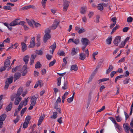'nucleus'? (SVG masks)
I'll return each instance as SVG.
<instances>
[{
  "label": "nucleus",
  "mask_w": 133,
  "mask_h": 133,
  "mask_svg": "<svg viewBox=\"0 0 133 133\" xmlns=\"http://www.w3.org/2000/svg\"><path fill=\"white\" fill-rule=\"evenodd\" d=\"M45 34L43 37V42L44 43H46L51 37L50 34V30L49 28H47L45 30Z\"/></svg>",
  "instance_id": "f257e3e1"
},
{
  "label": "nucleus",
  "mask_w": 133,
  "mask_h": 133,
  "mask_svg": "<svg viewBox=\"0 0 133 133\" xmlns=\"http://www.w3.org/2000/svg\"><path fill=\"white\" fill-rule=\"evenodd\" d=\"M116 72L115 71H112L110 74V76L111 77H112L114 76L115 74H116Z\"/></svg>",
  "instance_id": "338daca9"
},
{
  "label": "nucleus",
  "mask_w": 133,
  "mask_h": 133,
  "mask_svg": "<svg viewBox=\"0 0 133 133\" xmlns=\"http://www.w3.org/2000/svg\"><path fill=\"white\" fill-rule=\"evenodd\" d=\"M109 119L112 121V122L114 124L116 123V122L115 119L112 117H110Z\"/></svg>",
  "instance_id": "13d9d810"
},
{
  "label": "nucleus",
  "mask_w": 133,
  "mask_h": 133,
  "mask_svg": "<svg viewBox=\"0 0 133 133\" xmlns=\"http://www.w3.org/2000/svg\"><path fill=\"white\" fill-rule=\"evenodd\" d=\"M117 121L118 122H119L121 121L122 120V118L119 115L115 117Z\"/></svg>",
  "instance_id": "58836bf2"
},
{
  "label": "nucleus",
  "mask_w": 133,
  "mask_h": 133,
  "mask_svg": "<svg viewBox=\"0 0 133 133\" xmlns=\"http://www.w3.org/2000/svg\"><path fill=\"white\" fill-rule=\"evenodd\" d=\"M20 19L19 18L16 19L14 21H12L10 23V25L13 26L18 25V22L17 21Z\"/></svg>",
  "instance_id": "f8f14e48"
},
{
  "label": "nucleus",
  "mask_w": 133,
  "mask_h": 133,
  "mask_svg": "<svg viewBox=\"0 0 133 133\" xmlns=\"http://www.w3.org/2000/svg\"><path fill=\"white\" fill-rule=\"evenodd\" d=\"M12 103L11 102L9 104L6 108L5 110L7 111H10L12 107Z\"/></svg>",
  "instance_id": "412c9836"
},
{
  "label": "nucleus",
  "mask_w": 133,
  "mask_h": 133,
  "mask_svg": "<svg viewBox=\"0 0 133 133\" xmlns=\"http://www.w3.org/2000/svg\"><path fill=\"white\" fill-rule=\"evenodd\" d=\"M62 77H60L57 79V85L58 86L60 85L61 84V81Z\"/></svg>",
  "instance_id": "09e8293b"
},
{
  "label": "nucleus",
  "mask_w": 133,
  "mask_h": 133,
  "mask_svg": "<svg viewBox=\"0 0 133 133\" xmlns=\"http://www.w3.org/2000/svg\"><path fill=\"white\" fill-rule=\"evenodd\" d=\"M23 105L22 104V103H21L18 107L17 109L19 111L21 109H22L23 107Z\"/></svg>",
  "instance_id": "864d4df0"
},
{
  "label": "nucleus",
  "mask_w": 133,
  "mask_h": 133,
  "mask_svg": "<svg viewBox=\"0 0 133 133\" xmlns=\"http://www.w3.org/2000/svg\"><path fill=\"white\" fill-rule=\"evenodd\" d=\"M26 109L27 108L26 107H25L24 108L22 109L21 112V116H22L23 115L24 112L26 111Z\"/></svg>",
  "instance_id": "37998d69"
},
{
  "label": "nucleus",
  "mask_w": 133,
  "mask_h": 133,
  "mask_svg": "<svg viewBox=\"0 0 133 133\" xmlns=\"http://www.w3.org/2000/svg\"><path fill=\"white\" fill-rule=\"evenodd\" d=\"M97 8L98 9L100 10H102L103 9V6L101 4H99L97 6Z\"/></svg>",
  "instance_id": "a18cd8bd"
},
{
  "label": "nucleus",
  "mask_w": 133,
  "mask_h": 133,
  "mask_svg": "<svg viewBox=\"0 0 133 133\" xmlns=\"http://www.w3.org/2000/svg\"><path fill=\"white\" fill-rule=\"evenodd\" d=\"M112 40V37L111 36L109 37L106 39V42L108 44H110L111 43V42Z\"/></svg>",
  "instance_id": "cd10ccee"
},
{
  "label": "nucleus",
  "mask_w": 133,
  "mask_h": 133,
  "mask_svg": "<svg viewBox=\"0 0 133 133\" xmlns=\"http://www.w3.org/2000/svg\"><path fill=\"white\" fill-rule=\"evenodd\" d=\"M20 68V66H17L15 68H13L12 69V72L13 73L14 72L17 71L19 70Z\"/></svg>",
  "instance_id": "7c9ffc66"
},
{
  "label": "nucleus",
  "mask_w": 133,
  "mask_h": 133,
  "mask_svg": "<svg viewBox=\"0 0 133 133\" xmlns=\"http://www.w3.org/2000/svg\"><path fill=\"white\" fill-rule=\"evenodd\" d=\"M73 99L74 98L72 97L69 98L67 99V101L69 103H71Z\"/></svg>",
  "instance_id": "6e6d98bb"
},
{
  "label": "nucleus",
  "mask_w": 133,
  "mask_h": 133,
  "mask_svg": "<svg viewBox=\"0 0 133 133\" xmlns=\"http://www.w3.org/2000/svg\"><path fill=\"white\" fill-rule=\"evenodd\" d=\"M34 24L36 28H39L41 26V25L39 23L35 22L34 21H33Z\"/></svg>",
  "instance_id": "4c0bfd02"
},
{
  "label": "nucleus",
  "mask_w": 133,
  "mask_h": 133,
  "mask_svg": "<svg viewBox=\"0 0 133 133\" xmlns=\"http://www.w3.org/2000/svg\"><path fill=\"white\" fill-rule=\"evenodd\" d=\"M36 57V55H34V54H32L31 55V57L30 58V59L34 60L35 58Z\"/></svg>",
  "instance_id": "052dcab7"
},
{
  "label": "nucleus",
  "mask_w": 133,
  "mask_h": 133,
  "mask_svg": "<svg viewBox=\"0 0 133 133\" xmlns=\"http://www.w3.org/2000/svg\"><path fill=\"white\" fill-rule=\"evenodd\" d=\"M35 38L33 37L31 39V41L30 42V44L29 46V48H32L34 47L35 45Z\"/></svg>",
  "instance_id": "ddd939ff"
},
{
  "label": "nucleus",
  "mask_w": 133,
  "mask_h": 133,
  "mask_svg": "<svg viewBox=\"0 0 133 133\" xmlns=\"http://www.w3.org/2000/svg\"><path fill=\"white\" fill-rule=\"evenodd\" d=\"M99 16H96V19L95 20V22L96 23H98L99 22Z\"/></svg>",
  "instance_id": "69168bd1"
},
{
  "label": "nucleus",
  "mask_w": 133,
  "mask_h": 133,
  "mask_svg": "<svg viewBox=\"0 0 133 133\" xmlns=\"http://www.w3.org/2000/svg\"><path fill=\"white\" fill-rule=\"evenodd\" d=\"M35 6L33 5H29L28 6H25L22 8L23 10H25L28 9H29L30 8L32 9H35Z\"/></svg>",
  "instance_id": "1a4fd4ad"
},
{
  "label": "nucleus",
  "mask_w": 133,
  "mask_h": 133,
  "mask_svg": "<svg viewBox=\"0 0 133 133\" xmlns=\"http://www.w3.org/2000/svg\"><path fill=\"white\" fill-rule=\"evenodd\" d=\"M6 115L4 114L0 116V121H4L5 120L6 117Z\"/></svg>",
  "instance_id": "c85d7f7f"
},
{
  "label": "nucleus",
  "mask_w": 133,
  "mask_h": 133,
  "mask_svg": "<svg viewBox=\"0 0 133 133\" xmlns=\"http://www.w3.org/2000/svg\"><path fill=\"white\" fill-rule=\"evenodd\" d=\"M47 0H42V4L44 8H45V3Z\"/></svg>",
  "instance_id": "c03bdc74"
},
{
  "label": "nucleus",
  "mask_w": 133,
  "mask_h": 133,
  "mask_svg": "<svg viewBox=\"0 0 133 133\" xmlns=\"http://www.w3.org/2000/svg\"><path fill=\"white\" fill-rule=\"evenodd\" d=\"M130 80V79H127L123 81V83L124 84H127L129 82V81Z\"/></svg>",
  "instance_id": "680f3d73"
},
{
  "label": "nucleus",
  "mask_w": 133,
  "mask_h": 133,
  "mask_svg": "<svg viewBox=\"0 0 133 133\" xmlns=\"http://www.w3.org/2000/svg\"><path fill=\"white\" fill-rule=\"evenodd\" d=\"M123 128L125 132L129 133L130 129V127L128 123H124L123 124Z\"/></svg>",
  "instance_id": "0eeeda50"
},
{
  "label": "nucleus",
  "mask_w": 133,
  "mask_h": 133,
  "mask_svg": "<svg viewBox=\"0 0 133 133\" xmlns=\"http://www.w3.org/2000/svg\"><path fill=\"white\" fill-rule=\"evenodd\" d=\"M31 119V117L30 116H28L26 117L25 120V122L29 123Z\"/></svg>",
  "instance_id": "a19ab883"
},
{
  "label": "nucleus",
  "mask_w": 133,
  "mask_h": 133,
  "mask_svg": "<svg viewBox=\"0 0 133 133\" xmlns=\"http://www.w3.org/2000/svg\"><path fill=\"white\" fill-rule=\"evenodd\" d=\"M114 66L112 65H109L108 69H107L106 71V74H109L113 69Z\"/></svg>",
  "instance_id": "aec40b11"
},
{
  "label": "nucleus",
  "mask_w": 133,
  "mask_h": 133,
  "mask_svg": "<svg viewBox=\"0 0 133 133\" xmlns=\"http://www.w3.org/2000/svg\"><path fill=\"white\" fill-rule=\"evenodd\" d=\"M57 116V113L56 112H54L53 113V115L51 117V118L54 119H56Z\"/></svg>",
  "instance_id": "473e14b6"
},
{
  "label": "nucleus",
  "mask_w": 133,
  "mask_h": 133,
  "mask_svg": "<svg viewBox=\"0 0 133 133\" xmlns=\"http://www.w3.org/2000/svg\"><path fill=\"white\" fill-rule=\"evenodd\" d=\"M121 40V37L119 36L116 37L114 41V44L116 45H117L119 43Z\"/></svg>",
  "instance_id": "6e6552de"
},
{
  "label": "nucleus",
  "mask_w": 133,
  "mask_h": 133,
  "mask_svg": "<svg viewBox=\"0 0 133 133\" xmlns=\"http://www.w3.org/2000/svg\"><path fill=\"white\" fill-rule=\"evenodd\" d=\"M78 69V68L77 65H72L71 68L70 70H74L76 71Z\"/></svg>",
  "instance_id": "393cba45"
},
{
  "label": "nucleus",
  "mask_w": 133,
  "mask_h": 133,
  "mask_svg": "<svg viewBox=\"0 0 133 133\" xmlns=\"http://www.w3.org/2000/svg\"><path fill=\"white\" fill-rule=\"evenodd\" d=\"M94 14V13L92 12H90L88 14V16L89 18H91L93 16Z\"/></svg>",
  "instance_id": "0e129e2a"
},
{
  "label": "nucleus",
  "mask_w": 133,
  "mask_h": 133,
  "mask_svg": "<svg viewBox=\"0 0 133 133\" xmlns=\"http://www.w3.org/2000/svg\"><path fill=\"white\" fill-rule=\"evenodd\" d=\"M41 66V65L39 62H37L35 65V67L36 68H40Z\"/></svg>",
  "instance_id": "c9c22d12"
},
{
  "label": "nucleus",
  "mask_w": 133,
  "mask_h": 133,
  "mask_svg": "<svg viewBox=\"0 0 133 133\" xmlns=\"http://www.w3.org/2000/svg\"><path fill=\"white\" fill-rule=\"evenodd\" d=\"M68 83L66 81L64 82V85L62 87L63 89L65 90L68 89Z\"/></svg>",
  "instance_id": "c756f323"
},
{
  "label": "nucleus",
  "mask_w": 133,
  "mask_h": 133,
  "mask_svg": "<svg viewBox=\"0 0 133 133\" xmlns=\"http://www.w3.org/2000/svg\"><path fill=\"white\" fill-rule=\"evenodd\" d=\"M29 57L28 55H27L24 57L23 58V60L24 62H25L26 64H27L28 63V61H29Z\"/></svg>",
  "instance_id": "72a5a7b5"
},
{
  "label": "nucleus",
  "mask_w": 133,
  "mask_h": 133,
  "mask_svg": "<svg viewBox=\"0 0 133 133\" xmlns=\"http://www.w3.org/2000/svg\"><path fill=\"white\" fill-rule=\"evenodd\" d=\"M56 61L55 59H54L51 62L49 63V67L53 66L56 63Z\"/></svg>",
  "instance_id": "49530a36"
},
{
  "label": "nucleus",
  "mask_w": 133,
  "mask_h": 133,
  "mask_svg": "<svg viewBox=\"0 0 133 133\" xmlns=\"http://www.w3.org/2000/svg\"><path fill=\"white\" fill-rule=\"evenodd\" d=\"M16 98V94H12L11 96L10 99L11 101H13L14 100L15 98Z\"/></svg>",
  "instance_id": "79ce46f5"
},
{
  "label": "nucleus",
  "mask_w": 133,
  "mask_h": 133,
  "mask_svg": "<svg viewBox=\"0 0 133 133\" xmlns=\"http://www.w3.org/2000/svg\"><path fill=\"white\" fill-rule=\"evenodd\" d=\"M119 27V26L116 24V26L112 29V32L111 33V34H113L114 32H115L116 30L118 29Z\"/></svg>",
  "instance_id": "f704fd0d"
},
{
  "label": "nucleus",
  "mask_w": 133,
  "mask_h": 133,
  "mask_svg": "<svg viewBox=\"0 0 133 133\" xmlns=\"http://www.w3.org/2000/svg\"><path fill=\"white\" fill-rule=\"evenodd\" d=\"M28 98L29 97H28L27 98H25L22 101L21 103H22V104L25 106H26L27 104V103L28 102L29 100H28Z\"/></svg>",
  "instance_id": "5701e85b"
},
{
  "label": "nucleus",
  "mask_w": 133,
  "mask_h": 133,
  "mask_svg": "<svg viewBox=\"0 0 133 133\" xmlns=\"http://www.w3.org/2000/svg\"><path fill=\"white\" fill-rule=\"evenodd\" d=\"M114 124L115 127L117 128L119 131H121L122 130L121 127L116 122Z\"/></svg>",
  "instance_id": "2f4dec72"
},
{
  "label": "nucleus",
  "mask_w": 133,
  "mask_h": 133,
  "mask_svg": "<svg viewBox=\"0 0 133 133\" xmlns=\"http://www.w3.org/2000/svg\"><path fill=\"white\" fill-rule=\"evenodd\" d=\"M87 8L85 7H82L80 10V13L82 14H84L85 13Z\"/></svg>",
  "instance_id": "b1692460"
},
{
  "label": "nucleus",
  "mask_w": 133,
  "mask_h": 133,
  "mask_svg": "<svg viewBox=\"0 0 133 133\" xmlns=\"http://www.w3.org/2000/svg\"><path fill=\"white\" fill-rule=\"evenodd\" d=\"M128 27H126L124 28L123 29V32H126L128 31Z\"/></svg>",
  "instance_id": "e2e57ef3"
},
{
  "label": "nucleus",
  "mask_w": 133,
  "mask_h": 133,
  "mask_svg": "<svg viewBox=\"0 0 133 133\" xmlns=\"http://www.w3.org/2000/svg\"><path fill=\"white\" fill-rule=\"evenodd\" d=\"M56 43L55 42H54L53 44L51 46H50L49 47L50 48H51L52 49V50L51 51V50H50V52L51 53L53 54L56 48Z\"/></svg>",
  "instance_id": "4468645a"
},
{
  "label": "nucleus",
  "mask_w": 133,
  "mask_h": 133,
  "mask_svg": "<svg viewBox=\"0 0 133 133\" xmlns=\"http://www.w3.org/2000/svg\"><path fill=\"white\" fill-rule=\"evenodd\" d=\"M21 76V74L19 73H16L14 75V80L15 81L16 80L18 79Z\"/></svg>",
  "instance_id": "a211bd4d"
},
{
  "label": "nucleus",
  "mask_w": 133,
  "mask_h": 133,
  "mask_svg": "<svg viewBox=\"0 0 133 133\" xmlns=\"http://www.w3.org/2000/svg\"><path fill=\"white\" fill-rule=\"evenodd\" d=\"M133 19L131 17H128L127 19V21L128 22H132Z\"/></svg>",
  "instance_id": "5fc2aeb1"
},
{
  "label": "nucleus",
  "mask_w": 133,
  "mask_h": 133,
  "mask_svg": "<svg viewBox=\"0 0 133 133\" xmlns=\"http://www.w3.org/2000/svg\"><path fill=\"white\" fill-rule=\"evenodd\" d=\"M37 98L34 96L32 97L30 100L31 104L32 105H35L36 104Z\"/></svg>",
  "instance_id": "9d476101"
},
{
  "label": "nucleus",
  "mask_w": 133,
  "mask_h": 133,
  "mask_svg": "<svg viewBox=\"0 0 133 133\" xmlns=\"http://www.w3.org/2000/svg\"><path fill=\"white\" fill-rule=\"evenodd\" d=\"M70 2L66 0H64L63 2V10L64 11H66L68 8Z\"/></svg>",
  "instance_id": "20e7f679"
},
{
  "label": "nucleus",
  "mask_w": 133,
  "mask_h": 133,
  "mask_svg": "<svg viewBox=\"0 0 133 133\" xmlns=\"http://www.w3.org/2000/svg\"><path fill=\"white\" fill-rule=\"evenodd\" d=\"M105 106H103L101 109H100L96 113H97L98 112H101V111H103V110H104V109H105Z\"/></svg>",
  "instance_id": "4d7b16f0"
},
{
  "label": "nucleus",
  "mask_w": 133,
  "mask_h": 133,
  "mask_svg": "<svg viewBox=\"0 0 133 133\" xmlns=\"http://www.w3.org/2000/svg\"><path fill=\"white\" fill-rule=\"evenodd\" d=\"M75 30L78 34H81L85 32L86 30L83 27H81L80 28L79 27L76 26L75 28Z\"/></svg>",
  "instance_id": "39448f33"
},
{
  "label": "nucleus",
  "mask_w": 133,
  "mask_h": 133,
  "mask_svg": "<svg viewBox=\"0 0 133 133\" xmlns=\"http://www.w3.org/2000/svg\"><path fill=\"white\" fill-rule=\"evenodd\" d=\"M78 51V49L77 48L75 49V48H73L72 49L71 54L72 56L74 55L77 54V51Z\"/></svg>",
  "instance_id": "a878e982"
},
{
  "label": "nucleus",
  "mask_w": 133,
  "mask_h": 133,
  "mask_svg": "<svg viewBox=\"0 0 133 133\" xmlns=\"http://www.w3.org/2000/svg\"><path fill=\"white\" fill-rule=\"evenodd\" d=\"M59 21L56 19H55L52 25L50 26V29L52 30H54L59 25Z\"/></svg>",
  "instance_id": "7ed1b4c3"
},
{
  "label": "nucleus",
  "mask_w": 133,
  "mask_h": 133,
  "mask_svg": "<svg viewBox=\"0 0 133 133\" xmlns=\"http://www.w3.org/2000/svg\"><path fill=\"white\" fill-rule=\"evenodd\" d=\"M85 52L86 53L85 54L84 53H81L79 54V58L81 60H84L86 56L87 57H88L89 52L88 49L86 50L85 51Z\"/></svg>",
  "instance_id": "f03ea898"
},
{
  "label": "nucleus",
  "mask_w": 133,
  "mask_h": 133,
  "mask_svg": "<svg viewBox=\"0 0 133 133\" xmlns=\"http://www.w3.org/2000/svg\"><path fill=\"white\" fill-rule=\"evenodd\" d=\"M35 52L37 54L39 55H41L43 54V52L41 50H36L35 51Z\"/></svg>",
  "instance_id": "3c124183"
},
{
  "label": "nucleus",
  "mask_w": 133,
  "mask_h": 133,
  "mask_svg": "<svg viewBox=\"0 0 133 133\" xmlns=\"http://www.w3.org/2000/svg\"><path fill=\"white\" fill-rule=\"evenodd\" d=\"M81 42L83 45L86 46H87L89 43V40L87 38H82Z\"/></svg>",
  "instance_id": "423d86ee"
},
{
  "label": "nucleus",
  "mask_w": 133,
  "mask_h": 133,
  "mask_svg": "<svg viewBox=\"0 0 133 133\" xmlns=\"http://www.w3.org/2000/svg\"><path fill=\"white\" fill-rule=\"evenodd\" d=\"M52 57V56L50 55L49 54H48L46 55V58L48 60H50L51 59Z\"/></svg>",
  "instance_id": "774afa93"
},
{
  "label": "nucleus",
  "mask_w": 133,
  "mask_h": 133,
  "mask_svg": "<svg viewBox=\"0 0 133 133\" xmlns=\"http://www.w3.org/2000/svg\"><path fill=\"white\" fill-rule=\"evenodd\" d=\"M23 90V89L22 88H20L18 90L17 93L16 94V95L17 96H19L22 94Z\"/></svg>",
  "instance_id": "bb28decb"
},
{
  "label": "nucleus",
  "mask_w": 133,
  "mask_h": 133,
  "mask_svg": "<svg viewBox=\"0 0 133 133\" xmlns=\"http://www.w3.org/2000/svg\"><path fill=\"white\" fill-rule=\"evenodd\" d=\"M13 77L12 76H11L10 78H7L5 81V83L10 84H11L13 81Z\"/></svg>",
  "instance_id": "dca6fc26"
},
{
  "label": "nucleus",
  "mask_w": 133,
  "mask_h": 133,
  "mask_svg": "<svg viewBox=\"0 0 133 133\" xmlns=\"http://www.w3.org/2000/svg\"><path fill=\"white\" fill-rule=\"evenodd\" d=\"M45 117V115L44 114H43V115H42L40 116L37 125H39L41 124Z\"/></svg>",
  "instance_id": "2eb2a0df"
},
{
  "label": "nucleus",
  "mask_w": 133,
  "mask_h": 133,
  "mask_svg": "<svg viewBox=\"0 0 133 133\" xmlns=\"http://www.w3.org/2000/svg\"><path fill=\"white\" fill-rule=\"evenodd\" d=\"M3 8L4 9L9 10H11L12 9L11 8V7L10 6H9L8 5H7L6 6H4V7Z\"/></svg>",
  "instance_id": "de8ad7c7"
},
{
  "label": "nucleus",
  "mask_w": 133,
  "mask_h": 133,
  "mask_svg": "<svg viewBox=\"0 0 133 133\" xmlns=\"http://www.w3.org/2000/svg\"><path fill=\"white\" fill-rule=\"evenodd\" d=\"M126 43V42L124 41H123L122 42L121 45H120V48H122L123 47H124Z\"/></svg>",
  "instance_id": "bf43d9fd"
},
{
  "label": "nucleus",
  "mask_w": 133,
  "mask_h": 133,
  "mask_svg": "<svg viewBox=\"0 0 133 133\" xmlns=\"http://www.w3.org/2000/svg\"><path fill=\"white\" fill-rule=\"evenodd\" d=\"M79 39L78 38H76L75 39L74 38V43L75 44L77 45L79 44Z\"/></svg>",
  "instance_id": "ea45409f"
},
{
  "label": "nucleus",
  "mask_w": 133,
  "mask_h": 133,
  "mask_svg": "<svg viewBox=\"0 0 133 133\" xmlns=\"http://www.w3.org/2000/svg\"><path fill=\"white\" fill-rule=\"evenodd\" d=\"M29 123H27L26 122H24V123L23 125V127L24 128H26L28 126V124Z\"/></svg>",
  "instance_id": "603ef678"
},
{
  "label": "nucleus",
  "mask_w": 133,
  "mask_h": 133,
  "mask_svg": "<svg viewBox=\"0 0 133 133\" xmlns=\"http://www.w3.org/2000/svg\"><path fill=\"white\" fill-rule=\"evenodd\" d=\"M22 46V50L23 52L25 51L27 49V46L26 44L24 42H22L21 43Z\"/></svg>",
  "instance_id": "f3484780"
},
{
  "label": "nucleus",
  "mask_w": 133,
  "mask_h": 133,
  "mask_svg": "<svg viewBox=\"0 0 133 133\" xmlns=\"http://www.w3.org/2000/svg\"><path fill=\"white\" fill-rule=\"evenodd\" d=\"M57 54L60 56H64L65 53L63 51H59L57 52Z\"/></svg>",
  "instance_id": "e433bc0d"
},
{
  "label": "nucleus",
  "mask_w": 133,
  "mask_h": 133,
  "mask_svg": "<svg viewBox=\"0 0 133 133\" xmlns=\"http://www.w3.org/2000/svg\"><path fill=\"white\" fill-rule=\"evenodd\" d=\"M98 54V52L97 51H96L95 52H94L92 54V56L94 58L95 61L96 59V58H95V56L97 55Z\"/></svg>",
  "instance_id": "8fccbe9b"
},
{
  "label": "nucleus",
  "mask_w": 133,
  "mask_h": 133,
  "mask_svg": "<svg viewBox=\"0 0 133 133\" xmlns=\"http://www.w3.org/2000/svg\"><path fill=\"white\" fill-rule=\"evenodd\" d=\"M22 98L19 96H17L16 95V98L15 99L14 102V104L15 105H18L20 102Z\"/></svg>",
  "instance_id": "9b49d317"
},
{
  "label": "nucleus",
  "mask_w": 133,
  "mask_h": 133,
  "mask_svg": "<svg viewBox=\"0 0 133 133\" xmlns=\"http://www.w3.org/2000/svg\"><path fill=\"white\" fill-rule=\"evenodd\" d=\"M10 61L8 59H6L4 63L5 66L6 68L8 67L10 65Z\"/></svg>",
  "instance_id": "4be33fe9"
},
{
  "label": "nucleus",
  "mask_w": 133,
  "mask_h": 133,
  "mask_svg": "<svg viewBox=\"0 0 133 133\" xmlns=\"http://www.w3.org/2000/svg\"><path fill=\"white\" fill-rule=\"evenodd\" d=\"M26 21L27 22L28 24V25L31 27L33 28L34 27L33 24H34V23L33 22V21H34L32 20L31 21L27 18H26Z\"/></svg>",
  "instance_id": "6ab92c4d"
}]
</instances>
